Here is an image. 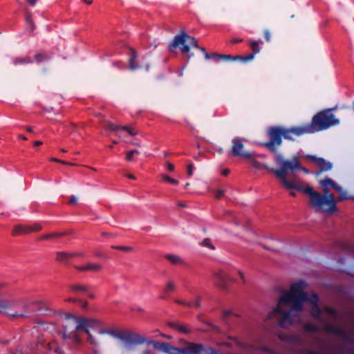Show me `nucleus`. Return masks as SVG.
Here are the masks:
<instances>
[{
  "instance_id": "1",
  "label": "nucleus",
  "mask_w": 354,
  "mask_h": 354,
  "mask_svg": "<svg viewBox=\"0 0 354 354\" xmlns=\"http://www.w3.org/2000/svg\"><path fill=\"white\" fill-rule=\"evenodd\" d=\"M102 322L96 319L66 314L62 322L63 331L57 333L56 337L47 344L48 349L57 354H64L62 348L57 345V341L62 339L65 344H71L73 348L81 347L85 339L94 346L91 354H99L95 348L97 342L90 333V330H98L100 334H110L118 337L127 344H140L146 342L151 344L154 348L168 354H214L211 348H205L202 344L189 343L184 349H179L165 342L147 340L138 333L129 331H115L101 328Z\"/></svg>"
},
{
  "instance_id": "2",
  "label": "nucleus",
  "mask_w": 354,
  "mask_h": 354,
  "mask_svg": "<svg viewBox=\"0 0 354 354\" xmlns=\"http://www.w3.org/2000/svg\"><path fill=\"white\" fill-rule=\"evenodd\" d=\"M275 162L279 167V169H270V171L273 173L280 180L283 187L290 189V194L295 196V192L297 190L309 195L310 204L317 212H333L335 209L336 200L334 194L329 196V198L322 196L321 194L313 191V188L308 184L301 182L297 178L292 180L287 178V174L289 171H292L297 169L308 174L309 170L300 165L297 158L291 160H285L281 155L275 156Z\"/></svg>"
},
{
  "instance_id": "3",
  "label": "nucleus",
  "mask_w": 354,
  "mask_h": 354,
  "mask_svg": "<svg viewBox=\"0 0 354 354\" xmlns=\"http://www.w3.org/2000/svg\"><path fill=\"white\" fill-rule=\"evenodd\" d=\"M303 282L291 285L290 291L285 292L279 299L277 306L268 315V320L274 326L287 328L292 324L299 323V313L305 301L313 306H318L319 298L315 293L310 297L302 291Z\"/></svg>"
},
{
  "instance_id": "4",
  "label": "nucleus",
  "mask_w": 354,
  "mask_h": 354,
  "mask_svg": "<svg viewBox=\"0 0 354 354\" xmlns=\"http://www.w3.org/2000/svg\"><path fill=\"white\" fill-rule=\"evenodd\" d=\"M332 109H327L319 112L315 115L310 124L306 125V127H310V133L326 129L331 126L339 124V120L335 118L332 113Z\"/></svg>"
},
{
  "instance_id": "5",
  "label": "nucleus",
  "mask_w": 354,
  "mask_h": 354,
  "mask_svg": "<svg viewBox=\"0 0 354 354\" xmlns=\"http://www.w3.org/2000/svg\"><path fill=\"white\" fill-rule=\"evenodd\" d=\"M189 45L198 48L197 41L195 38L189 36L187 34L183 32L175 36L173 42L169 46V50L174 52V50L179 47L182 53H187L189 51Z\"/></svg>"
},
{
  "instance_id": "6",
  "label": "nucleus",
  "mask_w": 354,
  "mask_h": 354,
  "mask_svg": "<svg viewBox=\"0 0 354 354\" xmlns=\"http://www.w3.org/2000/svg\"><path fill=\"white\" fill-rule=\"evenodd\" d=\"M320 185L322 187L324 192V195H322V196L329 198V196L331 195L332 194H329L328 189L329 188H332L335 189L339 194V196L337 199V201L348 198L346 192H344L340 186L337 185L330 178H325L324 180H322L320 181Z\"/></svg>"
},
{
  "instance_id": "7",
  "label": "nucleus",
  "mask_w": 354,
  "mask_h": 354,
  "mask_svg": "<svg viewBox=\"0 0 354 354\" xmlns=\"http://www.w3.org/2000/svg\"><path fill=\"white\" fill-rule=\"evenodd\" d=\"M243 140L239 138H234L232 140L231 153L234 156L250 159L253 157V153L243 150Z\"/></svg>"
},
{
  "instance_id": "8",
  "label": "nucleus",
  "mask_w": 354,
  "mask_h": 354,
  "mask_svg": "<svg viewBox=\"0 0 354 354\" xmlns=\"http://www.w3.org/2000/svg\"><path fill=\"white\" fill-rule=\"evenodd\" d=\"M310 127H297L290 129L282 127V136L287 140H294V136L298 137L306 133H310Z\"/></svg>"
},
{
  "instance_id": "9",
  "label": "nucleus",
  "mask_w": 354,
  "mask_h": 354,
  "mask_svg": "<svg viewBox=\"0 0 354 354\" xmlns=\"http://www.w3.org/2000/svg\"><path fill=\"white\" fill-rule=\"evenodd\" d=\"M270 142L266 144L269 149H272L275 145L281 143L282 127H272L268 131Z\"/></svg>"
},
{
  "instance_id": "10",
  "label": "nucleus",
  "mask_w": 354,
  "mask_h": 354,
  "mask_svg": "<svg viewBox=\"0 0 354 354\" xmlns=\"http://www.w3.org/2000/svg\"><path fill=\"white\" fill-rule=\"evenodd\" d=\"M41 225L39 223H34L32 225H19L16 226L12 232L13 235H19L26 234L32 232H37L41 230Z\"/></svg>"
},
{
  "instance_id": "11",
  "label": "nucleus",
  "mask_w": 354,
  "mask_h": 354,
  "mask_svg": "<svg viewBox=\"0 0 354 354\" xmlns=\"http://www.w3.org/2000/svg\"><path fill=\"white\" fill-rule=\"evenodd\" d=\"M109 128L111 131H115V134L119 137L124 136L125 133L130 136H135L138 133L137 130L130 126H118L113 124H110Z\"/></svg>"
},
{
  "instance_id": "12",
  "label": "nucleus",
  "mask_w": 354,
  "mask_h": 354,
  "mask_svg": "<svg viewBox=\"0 0 354 354\" xmlns=\"http://www.w3.org/2000/svg\"><path fill=\"white\" fill-rule=\"evenodd\" d=\"M308 159L319 167L322 171L330 170L332 169V164L325 160L322 158H317L315 156H309Z\"/></svg>"
},
{
  "instance_id": "13",
  "label": "nucleus",
  "mask_w": 354,
  "mask_h": 354,
  "mask_svg": "<svg viewBox=\"0 0 354 354\" xmlns=\"http://www.w3.org/2000/svg\"><path fill=\"white\" fill-rule=\"evenodd\" d=\"M261 43H262V41L261 40L250 41V46L253 53L250 54L247 56H244V57L239 56V57H237V58L242 61H244V62L252 60L254 58V55L258 53L260 51L259 44Z\"/></svg>"
},
{
  "instance_id": "14",
  "label": "nucleus",
  "mask_w": 354,
  "mask_h": 354,
  "mask_svg": "<svg viewBox=\"0 0 354 354\" xmlns=\"http://www.w3.org/2000/svg\"><path fill=\"white\" fill-rule=\"evenodd\" d=\"M82 255V254L81 253L59 252L57 253V260L64 263H68L74 257Z\"/></svg>"
},
{
  "instance_id": "15",
  "label": "nucleus",
  "mask_w": 354,
  "mask_h": 354,
  "mask_svg": "<svg viewBox=\"0 0 354 354\" xmlns=\"http://www.w3.org/2000/svg\"><path fill=\"white\" fill-rule=\"evenodd\" d=\"M229 277L223 272L218 271L214 274L215 283L221 288H225Z\"/></svg>"
},
{
  "instance_id": "16",
  "label": "nucleus",
  "mask_w": 354,
  "mask_h": 354,
  "mask_svg": "<svg viewBox=\"0 0 354 354\" xmlns=\"http://www.w3.org/2000/svg\"><path fill=\"white\" fill-rule=\"evenodd\" d=\"M71 290L74 293L80 295H85L89 297H93V295L89 292L87 286L84 285H73L71 286Z\"/></svg>"
},
{
  "instance_id": "17",
  "label": "nucleus",
  "mask_w": 354,
  "mask_h": 354,
  "mask_svg": "<svg viewBox=\"0 0 354 354\" xmlns=\"http://www.w3.org/2000/svg\"><path fill=\"white\" fill-rule=\"evenodd\" d=\"M14 302L10 300H0V312L7 313L14 317H21L22 315H19L17 313L10 314L6 311V309L12 306Z\"/></svg>"
},
{
  "instance_id": "18",
  "label": "nucleus",
  "mask_w": 354,
  "mask_h": 354,
  "mask_svg": "<svg viewBox=\"0 0 354 354\" xmlns=\"http://www.w3.org/2000/svg\"><path fill=\"white\" fill-rule=\"evenodd\" d=\"M75 268L80 271L97 272L101 269V266L98 263H88L84 266H76Z\"/></svg>"
},
{
  "instance_id": "19",
  "label": "nucleus",
  "mask_w": 354,
  "mask_h": 354,
  "mask_svg": "<svg viewBox=\"0 0 354 354\" xmlns=\"http://www.w3.org/2000/svg\"><path fill=\"white\" fill-rule=\"evenodd\" d=\"M252 349L256 351H263L268 353H272V351L262 341L261 342L254 343L251 346Z\"/></svg>"
},
{
  "instance_id": "20",
  "label": "nucleus",
  "mask_w": 354,
  "mask_h": 354,
  "mask_svg": "<svg viewBox=\"0 0 354 354\" xmlns=\"http://www.w3.org/2000/svg\"><path fill=\"white\" fill-rule=\"evenodd\" d=\"M129 67L131 69H136L138 68V66L135 63L136 59L137 57V53L132 48L129 50Z\"/></svg>"
},
{
  "instance_id": "21",
  "label": "nucleus",
  "mask_w": 354,
  "mask_h": 354,
  "mask_svg": "<svg viewBox=\"0 0 354 354\" xmlns=\"http://www.w3.org/2000/svg\"><path fill=\"white\" fill-rule=\"evenodd\" d=\"M205 57L207 59H215L216 62L221 60V59H231L232 57L230 55H218L216 53H205Z\"/></svg>"
},
{
  "instance_id": "22",
  "label": "nucleus",
  "mask_w": 354,
  "mask_h": 354,
  "mask_svg": "<svg viewBox=\"0 0 354 354\" xmlns=\"http://www.w3.org/2000/svg\"><path fill=\"white\" fill-rule=\"evenodd\" d=\"M32 62L29 57H17L13 60V64L15 65L18 64H26Z\"/></svg>"
},
{
  "instance_id": "23",
  "label": "nucleus",
  "mask_w": 354,
  "mask_h": 354,
  "mask_svg": "<svg viewBox=\"0 0 354 354\" xmlns=\"http://www.w3.org/2000/svg\"><path fill=\"white\" fill-rule=\"evenodd\" d=\"M176 302L177 304H181V305H185V306H196V307H199L200 304H199V300L198 299H196L195 301L194 302H190V301H185V300H180V299H176Z\"/></svg>"
},
{
  "instance_id": "24",
  "label": "nucleus",
  "mask_w": 354,
  "mask_h": 354,
  "mask_svg": "<svg viewBox=\"0 0 354 354\" xmlns=\"http://www.w3.org/2000/svg\"><path fill=\"white\" fill-rule=\"evenodd\" d=\"M166 259L174 265L180 264L182 263V260L178 256L174 254L166 255Z\"/></svg>"
},
{
  "instance_id": "25",
  "label": "nucleus",
  "mask_w": 354,
  "mask_h": 354,
  "mask_svg": "<svg viewBox=\"0 0 354 354\" xmlns=\"http://www.w3.org/2000/svg\"><path fill=\"white\" fill-rule=\"evenodd\" d=\"M310 313L315 318H319L322 315V311L318 306H312Z\"/></svg>"
},
{
  "instance_id": "26",
  "label": "nucleus",
  "mask_w": 354,
  "mask_h": 354,
  "mask_svg": "<svg viewBox=\"0 0 354 354\" xmlns=\"http://www.w3.org/2000/svg\"><path fill=\"white\" fill-rule=\"evenodd\" d=\"M234 313L230 310H224L223 313V317L226 324H229V320L234 316Z\"/></svg>"
},
{
  "instance_id": "27",
  "label": "nucleus",
  "mask_w": 354,
  "mask_h": 354,
  "mask_svg": "<svg viewBox=\"0 0 354 354\" xmlns=\"http://www.w3.org/2000/svg\"><path fill=\"white\" fill-rule=\"evenodd\" d=\"M328 331L331 333H333L335 335H339V336L343 337L344 335V331L340 328H335V327H329L328 328Z\"/></svg>"
},
{
  "instance_id": "28",
  "label": "nucleus",
  "mask_w": 354,
  "mask_h": 354,
  "mask_svg": "<svg viewBox=\"0 0 354 354\" xmlns=\"http://www.w3.org/2000/svg\"><path fill=\"white\" fill-rule=\"evenodd\" d=\"M140 153L138 150H131L127 152L126 154V160L127 161H131L134 157L135 155H138Z\"/></svg>"
},
{
  "instance_id": "29",
  "label": "nucleus",
  "mask_w": 354,
  "mask_h": 354,
  "mask_svg": "<svg viewBox=\"0 0 354 354\" xmlns=\"http://www.w3.org/2000/svg\"><path fill=\"white\" fill-rule=\"evenodd\" d=\"M201 245L202 246L208 248L211 250H214V246L212 243L211 241L209 239H204L201 243Z\"/></svg>"
},
{
  "instance_id": "30",
  "label": "nucleus",
  "mask_w": 354,
  "mask_h": 354,
  "mask_svg": "<svg viewBox=\"0 0 354 354\" xmlns=\"http://www.w3.org/2000/svg\"><path fill=\"white\" fill-rule=\"evenodd\" d=\"M175 284L172 281H168L165 286V291L167 293L172 292L175 290Z\"/></svg>"
},
{
  "instance_id": "31",
  "label": "nucleus",
  "mask_w": 354,
  "mask_h": 354,
  "mask_svg": "<svg viewBox=\"0 0 354 354\" xmlns=\"http://www.w3.org/2000/svg\"><path fill=\"white\" fill-rule=\"evenodd\" d=\"M48 59V57L43 53H39L35 56V60L37 63L41 62Z\"/></svg>"
},
{
  "instance_id": "32",
  "label": "nucleus",
  "mask_w": 354,
  "mask_h": 354,
  "mask_svg": "<svg viewBox=\"0 0 354 354\" xmlns=\"http://www.w3.org/2000/svg\"><path fill=\"white\" fill-rule=\"evenodd\" d=\"M162 178L165 181H166L169 183L173 184V185H178V181L177 180L171 178L169 176H166V175H163Z\"/></svg>"
},
{
  "instance_id": "33",
  "label": "nucleus",
  "mask_w": 354,
  "mask_h": 354,
  "mask_svg": "<svg viewBox=\"0 0 354 354\" xmlns=\"http://www.w3.org/2000/svg\"><path fill=\"white\" fill-rule=\"evenodd\" d=\"M305 328L307 331L317 332L318 331V327L316 325L312 324H308L306 325Z\"/></svg>"
},
{
  "instance_id": "34",
  "label": "nucleus",
  "mask_w": 354,
  "mask_h": 354,
  "mask_svg": "<svg viewBox=\"0 0 354 354\" xmlns=\"http://www.w3.org/2000/svg\"><path fill=\"white\" fill-rule=\"evenodd\" d=\"M172 326H175V328L180 332H182V333H187L189 332V330L188 328L185 326H182V325H172Z\"/></svg>"
},
{
  "instance_id": "35",
  "label": "nucleus",
  "mask_w": 354,
  "mask_h": 354,
  "mask_svg": "<svg viewBox=\"0 0 354 354\" xmlns=\"http://www.w3.org/2000/svg\"><path fill=\"white\" fill-rule=\"evenodd\" d=\"M62 234L59 233H50V234H46L45 236H44L41 238V239H51V238H55V237H59Z\"/></svg>"
},
{
  "instance_id": "36",
  "label": "nucleus",
  "mask_w": 354,
  "mask_h": 354,
  "mask_svg": "<svg viewBox=\"0 0 354 354\" xmlns=\"http://www.w3.org/2000/svg\"><path fill=\"white\" fill-rule=\"evenodd\" d=\"M193 172H194V166H193V165L190 164L187 166V176H192Z\"/></svg>"
},
{
  "instance_id": "37",
  "label": "nucleus",
  "mask_w": 354,
  "mask_h": 354,
  "mask_svg": "<svg viewBox=\"0 0 354 354\" xmlns=\"http://www.w3.org/2000/svg\"><path fill=\"white\" fill-rule=\"evenodd\" d=\"M77 202V198L74 196H71L69 201V204H75Z\"/></svg>"
},
{
  "instance_id": "38",
  "label": "nucleus",
  "mask_w": 354,
  "mask_h": 354,
  "mask_svg": "<svg viewBox=\"0 0 354 354\" xmlns=\"http://www.w3.org/2000/svg\"><path fill=\"white\" fill-rule=\"evenodd\" d=\"M167 168L169 171H171L174 169V165L171 163H167Z\"/></svg>"
},
{
  "instance_id": "39",
  "label": "nucleus",
  "mask_w": 354,
  "mask_h": 354,
  "mask_svg": "<svg viewBox=\"0 0 354 354\" xmlns=\"http://www.w3.org/2000/svg\"><path fill=\"white\" fill-rule=\"evenodd\" d=\"M26 21L27 23L30 24V25L32 27L33 25L32 23V20L30 16L28 14L26 15Z\"/></svg>"
},
{
  "instance_id": "40",
  "label": "nucleus",
  "mask_w": 354,
  "mask_h": 354,
  "mask_svg": "<svg viewBox=\"0 0 354 354\" xmlns=\"http://www.w3.org/2000/svg\"><path fill=\"white\" fill-rule=\"evenodd\" d=\"M51 160H52V161H54V162H61V163H63V164H65V163H66L64 161H62V160H59V159L55 158H51Z\"/></svg>"
},
{
  "instance_id": "41",
  "label": "nucleus",
  "mask_w": 354,
  "mask_h": 354,
  "mask_svg": "<svg viewBox=\"0 0 354 354\" xmlns=\"http://www.w3.org/2000/svg\"><path fill=\"white\" fill-rule=\"evenodd\" d=\"M125 176H127L129 179L135 180L136 177L133 174H125Z\"/></svg>"
},
{
  "instance_id": "42",
  "label": "nucleus",
  "mask_w": 354,
  "mask_h": 354,
  "mask_svg": "<svg viewBox=\"0 0 354 354\" xmlns=\"http://www.w3.org/2000/svg\"><path fill=\"white\" fill-rule=\"evenodd\" d=\"M223 196V193L222 191H218L216 194V198H219L221 197H222Z\"/></svg>"
},
{
  "instance_id": "43",
  "label": "nucleus",
  "mask_w": 354,
  "mask_h": 354,
  "mask_svg": "<svg viewBox=\"0 0 354 354\" xmlns=\"http://www.w3.org/2000/svg\"><path fill=\"white\" fill-rule=\"evenodd\" d=\"M241 41H242V39H233L231 41V42H232V44H236V43H239V42H241Z\"/></svg>"
},
{
  "instance_id": "44",
  "label": "nucleus",
  "mask_w": 354,
  "mask_h": 354,
  "mask_svg": "<svg viewBox=\"0 0 354 354\" xmlns=\"http://www.w3.org/2000/svg\"><path fill=\"white\" fill-rule=\"evenodd\" d=\"M239 277L241 279V280L243 281V282L245 281V279H244V274L243 272H241V271H239Z\"/></svg>"
},
{
  "instance_id": "45",
  "label": "nucleus",
  "mask_w": 354,
  "mask_h": 354,
  "mask_svg": "<svg viewBox=\"0 0 354 354\" xmlns=\"http://www.w3.org/2000/svg\"><path fill=\"white\" fill-rule=\"evenodd\" d=\"M42 145V142H41V141H35V142H34V145H35V147L40 146V145Z\"/></svg>"
},
{
  "instance_id": "46",
  "label": "nucleus",
  "mask_w": 354,
  "mask_h": 354,
  "mask_svg": "<svg viewBox=\"0 0 354 354\" xmlns=\"http://www.w3.org/2000/svg\"><path fill=\"white\" fill-rule=\"evenodd\" d=\"M28 1L30 5L34 6L37 2V0H28Z\"/></svg>"
},
{
  "instance_id": "47",
  "label": "nucleus",
  "mask_w": 354,
  "mask_h": 354,
  "mask_svg": "<svg viewBox=\"0 0 354 354\" xmlns=\"http://www.w3.org/2000/svg\"><path fill=\"white\" fill-rule=\"evenodd\" d=\"M270 34L268 32H266V39L267 41H269L270 40Z\"/></svg>"
},
{
  "instance_id": "48",
  "label": "nucleus",
  "mask_w": 354,
  "mask_h": 354,
  "mask_svg": "<svg viewBox=\"0 0 354 354\" xmlns=\"http://www.w3.org/2000/svg\"><path fill=\"white\" fill-rule=\"evenodd\" d=\"M19 138L22 139L24 140H27V138L26 136H23V135H19Z\"/></svg>"
},
{
  "instance_id": "49",
  "label": "nucleus",
  "mask_w": 354,
  "mask_h": 354,
  "mask_svg": "<svg viewBox=\"0 0 354 354\" xmlns=\"http://www.w3.org/2000/svg\"><path fill=\"white\" fill-rule=\"evenodd\" d=\"M26 131H28V132H32V129L30 127H26Z\"/></svg>"
},
{
  "instance_id": "50",
  "label": "nucleus",
  "mask_w": 354,
  "mask_h": 354,
  "mask_svg": "<svg viewBox=\"0 0 354 354\" xmlns=\"http://www.w3.org/2000/svg\"><path fill=\"white\" fill-rule=\"evenodd\" d=\"M117 248H119L120 250H127L129 249V248H126V247H118Z\"/></svg>"
},
{
  "instance_id": "51",
  "label": "nucleus",
  "mask_w": 354,
  "mask_h": 354,
  "mask_svg": "<svg viewBox=\"0 0 354 354\" xmlns=\"http://www.w3.org/2000/svg\"><path fill=\"white\" fill-rule=\"evenodd\" d=\"M85 2L87 3V4H91L92 3V1L91 0H84Z\"/></svg>"
},
{
  "instance_id": "52",
  "label": "nucleus",
  "mask_w": 354,
  "mask_h": 354,
  "mask_svg": "<svg viewBox=\"0 0 354 354\" xmlns=\"http://www.w3.org/2000/svg\"><path fill=\"white\" fill-rule=\"evenodd\" d=\"M143 354H152V353H151V351H145V352H144V353H143Z\"/></svg>"
},
{
  "instance_id": "53",
  "label": "nucleus",
  "mask_w": 354,
  "mask_h": 354,
  "mask_svg": "<svg viewBox=\"0 0 354 354\" xmlns=\"http://www.w3.org/2000/svg\"><path fill=\"white\" fill-rule=\"evenodd\" d=\"M95 255L97 256V257H102V254L101 253H100V252H96Z\"/></svg>"
},
{
  "instance_id": "54",
  "label": "nucleus",
  "mask_w": 354,
  "mask_h": 354,
  "mask_svg": "<svg viewBox=\"0 0 354 354\" xmlns=\"http://www.w3.org/2000/svg\"><path fill=\"white\" fill-rule=\"evenodd\" d=\"M342 247L344 249H346L347 246H346V244L342 243Z\"/></svg>"
},
{
  "instance_id": "55",
  "label": "nucleus",
  "mask_w": 354,
  "mask_h": 354,
  "mask_svg": "<svg viewBox=\"0 0 354 354\" xmlns=\"http://www.w3.org/2000/svg\"><path fill=\"white\" fill-rule=\"evenodd\" d=\"M136 310L141 312V311H142V309L141 308H138V309H136Z\"/></svg>"
}]
</instances>
